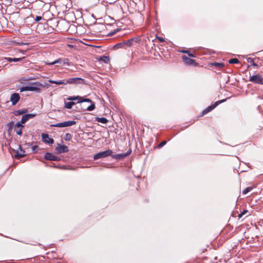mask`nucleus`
I'll list each match as a JSON object with an SVG mask.
<instances>
[{"instance_id": "1", "label": "nucleus", "mask_w": 263, "mask_h": 263, "mask_svg": "<svg viewBox=\"0 0 263 263\" xmlns=\"http://www.w3.org/2000/svg\"><path fill=\"white\" fill-rule=\"evenodd\" d=\"M112 153L113 152L111 149H107L103 152H101L96 154L93 156V159L96 160L101 158H104L108 156H111Z\"/></svg>"}, {"instance_id": "2", "label": "nucleus", "mask_w": 263, "mask_h": 263, "mask_svg": "<svg viewBox=\"0 0 263 263\" xmlns=\"http://www.w3.org/2000/svg\"><path fill=\"white\" fill-rule=\"evenodd\" d=\"M31 86H25L22 87L20 89V91L21 92H23L25 91H39L40 90V88H39L37 87L38 85H37V82L33 83H31Z\"/></svg>"}, {"instance_id": "3", "label": "nucleus", "mask_w": 263, "mask_h": 263, "mask_svg": "<svg viewBox=\"0 0 263 263\" xmlns=\"http://www.w3.org/2000/svg\"><path fill=\"white\" fill-rule=\"evenodd\" d=\"M249 81L254 84L263 85V77L259 73L251 76Z\"/></svg>"}, {"instance_id": "4", "label": "nucleus", "mask_w": 263, "mask_h": 263, "mask_svg": "<svg viewBox=\"0 0 263 263\" xmlns=\"http://www.w3.org/2000/svg\"><path fill=\"white\" fill-rule=\"evenodd\" d=\"M76 124V121H68L64 122L52 124L51 126L55 127H64L72 126L73 125H75Z\"/></svg>"}, {"instance_id": "5", "label": "nucleus", "mask_w": 263, "mask_h": 263, "mask_svg": "<svg viewBox=\"0 0 263 263\" xmlns=\"http://www.w3.org/2000/svg\"><path fill=\"white\" fill-rule=\"evenodd\" d=\"M69 151L68 146L61 145L59 143L57 144V147L55 148L54 152L56 154L67 153Z\"/></svg>"}, {"instance_id": "6", "label": "nucleus", "mask_w": 263, "mask_h": 263, "mask_svg": "<svg viewBox=\"0 0 263 263\" xmlns=\"http://www.w3.org/2000/svg\"><path fill=\"white\" fill-rule=\"evenodd\" d=\"M65 83L67 84H85V80L82 78L76 77L68 79L65 81Z\"/></svg>"}, {"instance_id": "7", "label": "nucleus", "mask_w": 263, "mask_h": 263, "mask_svg": "<svg viewBox=\"0 0 263 263\" xmlns=\"http://www.w3.org/2000/svg\"><path fill=\"white\" fill-rule=\"evenodd\" d=\"M132 153V150L130 149H129L128 151L125 153H122V154H118L116 155H112L111 154V158L113 159H115L118 160H122L124 159V158L126 157L128 155H129Z\"/></svg>"}, {"instance_id": "8", "label": "nucleus", "mask_w": 263, "mask_h": 263, "mask_svg": "<svg viewBox=\"0 0 263 263\" xmlns=\"http://www.w3.org/2000/svg\"><path fill=\"white\" fill-rule=\"evenodd\" d=\"M79 102H81V103L88 102L91 103V105L88 106L86 108V110L88 111H92L95 108V104L94 102H93L89 98H84L82 97V100H81Z\"/></svg>"}, {"instance_id": "9", "label": "nucleus", "mask_w": 263, "mask_h": 263, "mask_svg": "<svg viewBox=\"0 0 263 263\" xmlns=\"http://www.w3.org/2000/svg\"><path fill=\"white\" fill-rule=\"evenodd\" d=\"M44 158L46 160L59 161L61 160V157L56 156L50 153H46L44 155Z\"/></svg>"}, {"instance_id": "10", "label": "nucleus", "mask_w": 263, "mask_h": 263, "mask_svg": "<svg viewBox=\"0 0 263 263\" xmlns=\"http://www.w3.org/2000/svg\"><path fill=\"white\" fill-rule=\"evenodd\" d=\"M36 116V114L34 113L25 114L22 117L20 122H21L22 123L24 124L26 123L27 121H28L30 119L34 118Z\"/></svg>"}, {"instance_id": "11", "label": "nucleus", "mask_w": 263, "mask_h": 263, "mask_svg": "<svg viewBox=\"0 0 263 263\" xmlns=\"http://www.w3.org/2000/svg\"><path fill=\"white\" fill-rule=\"evenodd\" d=\"M42 138L43 142L46 144L51 145L54 143V140L52 138H50L47 134H42Z\"/></svg>"}, {"instance_id": "12", "label": "nucleus", "mask_w": 263, "mask_h": 263, "mask_svg": "<svg viewBox=\"0 0 263 263\" xmlns=\"http://www.w3.org/2000/svg\"><path fill=\"white\" fill-rule=\"evenodd\" d=\"M15 152V157L16 158H20L25 155V152L22 148L21 145H18V148L16 150H14Z\"/></svg>"}, {"instance_id": "13", "label": "nucleus", "mask_w": 263, "mask_h": 263, "mask_svg": "<svg viewBox=\"0 0 263 263\" xmlns=\"http://www.w3.org/2000/svg\"><path fill=\"white\" fill-rule=\"evenodd\" d=\"M20 99V95L18 93H13L10 96V100L13 105H15Z\"/></svg>"}, {"instance_id": "14", "label": "nucleus", "mask_w": 263, "mask_h": 263, "mask_svg": "<svg viewBox=\"0 0 263 263\" xmlns=\"http://www.w3.org/2000/svg\"><path fill=\"white\" fill-rule=\"evenodd\" d=\"M24 127V125L21 122H17L15 125V131L16 134L18 135H22V128Z\"/></svg>"}, {"instance_id": "15", "label": "nucleus", "mask_w": 263, "mask_h": 263, "mask_svg": "<svg viewBox=\"0 0 263 263\" xmlns=\"http://www.w3.org/2000/svg\"><path fill=\"white\" fill-rule=\"evenodd\" d=\"M182 58L183 62L186 65H192L196 63L194 60L191 59L185 55H183Z\"/></svg>"}, {"instance_id": "16", "label": "nucleus", "mask_w": 263, "mask_h": 263, "mask_svg": "<svg viewBox=\"0 0 263 263\" xmlns=\"http://www.w3.org/2000/svg\"><path fill=\"white\" fill-rule=\"evenodd\" d=\"M25 59V57L20 58H12L9 57H6L4 58V60L9 62H17L22 61Z\"/></svg>"}, {"instance_id": "17", "label": "nucleus", "mask_w": 263, "mask_h": 263, "mask_svg": "<svg viewBox=\"0 0 263 263\" xmlns=\"http://www.w3.org/2000/svg\"><path fill=\"white\" fill-rule=\"evenodd\" d=\"M216 107V105H215V103L213 104L208 106V107H206L205 109H204L202 111V116L208 113L209 112L212 111Z\"/></svg>"}, {"instance_id": "18", "label": "nucleus", "mask_w": 263, "mask_h": 263, "mask_svg": "<svg viewBox=\"0 0 263 263\" xmlns=\"http://www.w3.org/2000/svg\"><path fill=\"white\" fill-rule=\"evenodd\" d=\"M67 100H69V101H76L77 100V103H81V102H79L81 100H82V97L80 96H70V97H69L68 98H67Z\"/></svg>"}, {"instance_id": "19", "label": "nucleus", "mask_w": 263, "mask_h": 263, "mask_svg": "<svg viewBox=\"0 0 263 263\" xmlns=\"http://www.w3.org/2000/svg\"><path fill=\"white\" fill-rule=\"evenodd\" d=\"M62 58H59L58 59H57L56 60H55L54 61L52 62H50L49 61H46L45 62V63L46 65H53L54 64H62Z\"/></svg>"}, {"instance_id": "20", "label": "nucleus", "mask_w": 263, "mask_h": 263, "mask_svg": "<svg viewBox=\"0 0 263 263\" xmlns=\"http://www.w3.org/2000/svg\"><path fill=\"white\" fill-rule=\"evenodd\" d=\"M27 112V109H24L22 110H16L13 111V114L15 116H17L26 114Z\"/></svg>"}, {"instance_id": "21", "label": "nucleus", "mask_w": 263, "mask_h": 263, "mask_svg": "<svg viewBox=\"0 0 263 263\" xmlns=\"http://www.w3.org/2000/svg\"><path fill=\"white\" fill-rule=\"evenodd\" d=\"M138 38H132L129 40H128L125 42H124V45H126L128 47H130L132 46L133 43L134 41H137Z\"/></svg>"}, {"instance_id": "22", "label": "nucleus", "mask_w": 263, "mask_h": 263, "mask_svg": "<svg viewBox=\"0 0 263 263\" xmlns=\"http://www.w3.org/2000/svg\"><path fill=\"white\" fill-rule=\"evenodd\" d=\"M75 104V102L71 101L69 102H65L64 103V107L67 109H71L72 107V106Z\"/></svg>"}, {"instance_id": "23", "label": "nucleus", "mask_w": 263, "mask_h": 263, "mask_svg": "<svg viewBox=\"0 0 263 263\" xmlns=\"http://www.w3.org/2000/svg\"><path fill=\"white\" fill-rule=\"evenodd\" d=\"M49 82L52 84H59V85L60 84H64V85L66 84V83H65V80H59V81L49 80Z\"/></svg>"}, {"instance_id": "24", "label": "nucleus", "mask_w": 263, "mask_h": 263, "mask_svg": "<svg viewBox=\"0 0 263 263\" xmlns=\"http://www.w3.org/2000/svg\"><path fill=\"white\" fill-rule=\"evenodd\" d=\"M96 121L103 124H106L108 121V120L104 117H97L96 119Z\"/></svg>"}, {"instance_id": "25", "label": "nucleus", "mask_w": 263, "mask_h": 263, "mask_svg": "<svg viewBox=\"0 0 263 263\" xmlns=\"http://www.w3.org/2000/svg\"><path fill=\"white\" fill-rule=\"evenodd\" d=\"M246 60L248 62L250 63L251 64V66L257 67L258 66V65L254 62V59L251 58H247Z\"/></svg>"}, {"instance_id": "26", "label": "nucleus", "mask_w": 263, "mask_h": 263, "mask_svg": "<svg viewBox=\"0 0 263 263\" xmlns=\"http://www.w3.org/2000/svg\"><path fill=\"white\" fill-rule=\"evenodd\" d=\"M62 65L64 66H69L70 63L69 62V59L67 58H62Z\"/></svg>"}, {"instance_id": "27", "label": "nucleus", "mask_w": 263, "mask_h": 263, "mask_svg": "<svg viewBox=\"0 0 263 263\" xmlns=\"http://www.w3.org/2000/svg\"><path fill=\"white\" fill-rule=\"evenodd\" d=\"M252 189H253V187L252 186H250V187H246V189H245L242 191V193L243 195H246L249 192L251 191Z\"/></svg>"}, {"instance_id": "28", "label": "nucleus", "mask_w": 263, "mask_h": 263, "mask_svg": "<svg viewBox=\"0 0 263 263\" xmlns=\"http://www.w3.org/2000/svg\"><path fill=\"white\" fill-rule=\"evenodd\" d=\"M229 63L230 64H238L239 63V61L236 58H233L229 60Z\"/></svg>"}, {"instance_id": "29", "label": "nucleus", "mask_w": 263, "mask_h": 263, "mask_svg": "<svg viewBox=\"0 0 263 263\" xmlns=\"http://www.w3.org/2000/svg\"><path fill=\"white\" fill-rule=\"evenodd\" d=\"M72 138V136L69 133H67L66 134L65 137H64V140L65 141H70Z\"/></svg>"}, {"instance_id": "30", "label": "nucleus", "mask_w": 263, "mask_h": 263, "mask_svg": "<svg viewBox=\"0 0 263 263\" xmlns=\"http://www.w3.org/2000/svg\"><path fill=\"white\" fill-rule=\"evenodd\" d=\"M181 52L186 53L190 57H195V55L191 53L189 50H182Z\"/></svg>"}, {"instance_id": "31", "label": "nucleus", "mask_w": 263, "mask_h": 263, "mask_svg": "<svg viewBox=\"0 0 263 263\" xmlns=\"http://www.w3.org/2000/svg\"><path fill=\"white\" fill-rule=\"evenodd\" d=\"M213 65L218 67H222L224 66V64L223 63H213Z\"/></svg>"}, {"instance_id": "32", "label": "nucleus", "mask_w": 263, "mask_h": 263, "mask_svg": "<svg viewBox=\"0 0 263 263\" xmlns=\"http://www.w3.org/2000/svg\"><path fill=\"white\" fill-rule=\"evenodd\" d=\"M14 122L12 121L7 124V126L8 128V130H10L12 128L14 125Z\"/></svg>"}, {"instance_id": "33", "label": "nucleus", "mask_w": 263, "mask_h": 263, "mask_svg": "<svg viewBox=\"0 0 263 263\" xmlns=\"http://www.w3.org/2000/svg\"><path fill=\"white\" fill-rule=\"evenodd\" d=\"M125 46L124 42L116 44L115 47L117 48H123Z\"/></svg>"}, {"instance_id": "34", "label": "nucleus", "mask_w": 263, "mask_h": 263, "mask_svg": "<svg viewBox=\"0 0 263 263\" xmlns=\"http://www.w3.org/2000/svg\"><path fill=\"white\" fill-rule=\"evenodd\" d=\"M120 30L119 29H117L115 30L114 31L110 32L108 34V36H112L115 34L116 32H118Z\"/></svg>"}, {"instance_id": "35", "label": "nucleus", "mask_w": 263, "mask_h": 263, "mask_svg": "<svg viewBox=\"0 0 263 263\" xmlns=\"http://www.w3.org/2000/svg\"><path fill=\"white\" fill-rule=\"evenodd\" d=\"M226 101V99H222V100H219L218 101H216L215 102V105L217 106H218V105H219L220 104L225 102Z\"/></svg>"}, {"instance_id": "36", "label": "nucleus", "mask_w": 263, "mask_h": 263, "mask_svg": "<svg viewBox=\"0 0 263 263\" xmlns=\"http://www.w3.org/2000/svg\"><path fill=\"white\" fill-rule=\"evenodd\" d=\"M166 143V141H163L162 142H161V143H160L158 145V148H161L162 147V146H163Z\"/></svg>"}, {"instance_id": "37", "label": "nucleus", "mask_w": 263, "mask_h": 263, "mask_svg": "<svg viewBox=\"0 0 263 263\" xmlns=\"http://www.w3.org/2000/svg\"><path fill=\"white\" fill-rule=\"evenodd\" d=\"M32 151L33 152H37L38 151L39 147L37 145H34L32 147Z\"/></svg>"}, {"instance_id": "38", "label": "nucleus", "mask_w": 263, "mask_h": 263, "mask_svg": "<svg viewBox=\"0 0 263 263\" xmlns=\"http://www.w3.org/2000/svg\"><path fill=\"white\" fill-rule=\"evenodd\" d=\"M42 19V17L40 16H37L35 18V21L38 22Z\"/></svg>"}, {"instance_id": "39", "label": "nucleus", "mask_w": 263, "mask_h": 263, "mask_svg": "<svg viewBox=\"0 0 263 263\" xmlns=\"http://www.w3.org/2000/svg\"><path fill=\"white\" fill-rule=\"evenodd\" d=\"M157 38L160 42H163L164 41V40L163 37L160 36H157Z\"/></svg>"}, {"instance_id": "40", "label": "nucleus", "mask_w": 263, "mask_h": 263, "mask_svg": "<svg viewBox=\"0 0 263 263\" xmlns=\"http://www.w3.org/2000/svg\"><path fill=\"white\" fill-rule=\"evenodd\" d=\"M243 215V213H240L239 215H238V217L239 218H240L242 217V216Z\"/></svg>"}, {"instance_id": "41", "label": "nucleus", "mask_w": 263, "mask_h": 263, "mask_svg": "<svg viewBox=\"0 0 263 263\" xmlns=\"http://www.w3.org/2000/svg\"><path fill=\"white\" fill-rule=\"evenodd\" d=\"M247 212L248 211L247 210H243V211L241 213H243V215H245Z\"/></svg>"}, {"instance_id": "42", "label": "nucleus", "mask_w": 263, "mask_h": 263, "mask_svg": "<svg viewBox=\"0 0 263 263\" xmlns=\"http://www.w3.org/2000/svg\"><path fill=\"white\" fill-rule=\"evenodd\" d=\"M20 52H22V53L24 54L26 52V51L20 50Z\"/></svg>"}, {"instance_id": "43", "label": "nucleus", "mask_w": 263, "mask_h": 263, "mask_svg": "<svg viewBox=\"0 0 263 263\" xmlns=\"http://www.w3.org/2000/svg\"><path fill=\"white\" fill-rule=\"evenodd\" d=\"M28 80V79H24V78H22V79H21V81H22V80L26 81V80Z\"/></svg>"}]
</instances>
